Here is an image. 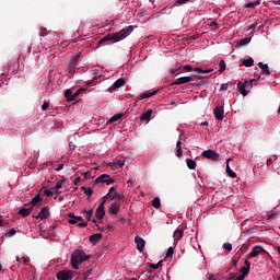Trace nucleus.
<instances>
[{
    "instance_id": "obj_54",
    "label": "nucleus",
    "mask_w": 280,
    "mask_h": 280,
    "mask_svg": "<svg viewBox=\"0 0 280 280\" xmlns=\"http://www.w3.org/2000/svg\"><path fill=\"white\" fill-rule=\"evenodd\" d=\"M184 71H194V68L191 66H185Z\"/></svg>"
},
{
    "instance_id": "obj_58",
    "label": "nucleus",
    "mask_w": 280,
    "mask_h": 280,
    "mask_svg": "<svg viewBox=\"0 0 280 280\" xmlns=\"http://www.w3.org/2000/svg\"><path fill=\"white\" fill-rule=\"evenodd\" d=\"M196 73H205V70L202 68L195 69Z\"/></svg>"
},
{
    "instance_id": "obj_12",
    "label": "nucleus",
    "mask_w": 280,
    "mask_h": 280,
    "mask_svg": "<svg viewBox=\"0 0 280 280\" xmlns=\"http://www.w3.org/2000/svg\"><path fill=\"white\" fill-rule=\"evenodd\" d=\"M214 116H215V119H218V121H222V119H224V107L217 106L214 108Z\"/></svg>"
},
{
    "instance_id": "obj_53",
    "label": "nucleus",
    "mask_w": 280,
    "mask_h": 280,
    "mask_svg": "<svg viewBox=\"0 0 280 280\" xmlns=\"http://www.w3.org/2000/svg\"><path fill=\"white\" fill-rule=\"evenodd\" d=\"M61 170H65V164H59L56 172H60Z\"/></svg>"
},
{
    "instance_id": "obj_41",
    "label": "nucleus",
    "mask_w": 280,
    "mask_h": 280,
    "mask_svg": "<svg viewBox=\"0 0 280 280\" xmlns=\"http://www.w3.org/2000/svg\"><path fill=\"white\" fill-rule=\"evenodd\" d=\"M62 183H65V180H60L56 184V186H55V189H57L56 194H60V191L58 189H62Z\"/></svg>"
},
{
    "instance_id": "obj_21",
    "label": "nucleus",
    "mask_w": 280,
    "mask_h": 280,
    "mask_svg": "<svg viewBox=\"0 0 280 280\" xmlns=\"http://www.w3.org/2000/svg\"><path fill=\"white\" fill-rule=\"evenodd\" d=\"M38 202H43V198H40V195H36L31 201H30V207H32V209H34V207H36V205H38Z\"/></svg>"
},
{
    "instance_id": "obj_50",
    "label": "nucleus",
    "mask_w": 280,
    "mask_h": 280,
    "mask_svg": "<svg viewBox=\"0 0 280 280\" xmlns=\"http://www.w3.org/2000/svg\"><path fill=\"white\" fill-rule=\"evenodd\" d=\"M49 108V103L45 102L43 105H42V110H47Z\"/></svg>"
},
{
    "instance_id": "obj_62",
    "label": "nucleus",
    "mask_w": 280,
    "mask_h": 280,
    "mask_svg": "<svg viewBox=\"0 0 280 280\" xmlns=\"http://www.w3.org/2000/svg\"><path fill=\"white\" fill-rule=\"evenodd\" d=\"M77 222H82L84 220L82 217H75Z\"/></svg>"
},
{
    "instance_id": "obj_31",
    "label": "nucleus",
    "mask_w": 280,
    "mask_h": 280,
    "mask_svg": "<svg viewBox=\"0 0 280 280\" xmlns=\"http://www.w3.org/2000/svg\"><path fill=\"white\" fill-rule=\"evenodd\" d=\"M109 198L112 200H124V195L119 194V192H114L113 195L109 196Z\"/></svg>"
},
{
    "instance_id": "obj_52",
    "label": "nucleus",
    "mask_w": 280,
    "mask_h": 280,
    "mask_svg": "<svg viewBox=\"0 0 280 280\" xmlns=\"http://www.w3.org/2000/svg\"><path fill=\"white\" fill-rule=\"evenodd\" d=\"M149 267L152 268L153 270H159V267L156 264H150Z\"/></svg>"
},
{
    "instance_id": "obj_47",
    "label": "nucleus",
    "mask_w": 280,
    "mask_h": 280,
    "mask_svg": "<svg viewBox=\"0 0 280 280\" xmlns=\"http://www.w3.org/2000/svg\"><path fill=\"white\" fill-rule=\"evenodd\" d=\"M45 196H47L48 198H51V196H54V191L46 189L44 190Z\"/></svg>"
},
{
    "instance_id": "obj_13",
    "label": "nucleus",
    "mask_w": 280,
    "mask_h": 280,
    "mask_svg": "<svg viewBox=\"0 0 280 280\" xmlns=\"http://www.w3.org/2000/svg\"><path fill=\"white\" fill-rule=\"evenodd\" d=\"M95 215L97 220H104V215H106V211L104 210V203L98 205Z\"/></svg>"
},
{
    "instance_id": "obj_23",
    "label": "nucleus",
    "mask_w": 280,
    "mask_h": 280,
    "mask_svg": "<svg viewBox=\"0 0 280 280\" xmlns=\"http://www.w3.org/2000/svg\"><path fill=\"white\" fill-rule=\"evenodd\" d=\"M152 109H148L145 113H143L140 117L141 121H150V117H152Z\"/></svg>"
},
{
    "instance_id": "obj_17",
    "label": "nucleus",
    "mask_w": 280,
    "mask_h": 280,
    "mask_svg": "<svg viewBox=\"0 0 280 280\" xmlns=\"http://www.w3.org/2000/svg\"><path fill=\"white\" fill-rule=\"evenodd\" d=\"M102 237H104V235H102V233L92 234L89 237V242H91V244H97V242H100V240H102Z\"/></svg>"
},
{
    "instance_id": "obj_57",
    "label": "nucleus",
    "mask_w": 280,
    "mask_h": 280,
    "mask_svg": "<svg viewBox=\"0 0 280 280\" xmlns=\"http://www.w3.org/2000/svg\"><path fill=\"white\" fill-rule=\"evenodd\" d=\"M80 180H82V177H77V178H74L73 184L78 185V183H80Z\"/></svg>"
},
{
    "instance_id": "obj_28",
    "label": "nucleus",
    "mask_w": 280,
    "mask_h": 280,
    "mask_svg": "<svg viewBox=\"0 0 280 280\" xmlns=\"http://www.w3.org/2000/svg\"><path fill=\"white\" fill-rule=\"evenodd\" d=\"M65 97L67 98L68 102H75V98L73 96V91L67 90L65 92Z\"/></svg>"
},
{
    "instance_id": "obj_18",
    "label": "nucleus",
    "mask_w": 280,
    "mask_h": 280,
    "mask_svg": "<svg viewBox=\"0 0 280 280\" xmlns=\"http://www.w3.org/2000/svg\"><path fill=\"white\" fill-rule=\"evenodd\" d=\"M258 67L261 69V74L270 75V68L268 67V63L259 62Z\"/></svg>"
},
{
    "instance_id": "obj_46",
    "label": "nucleus",
    "mask_w": 280,
    "mask_h": 280,
    "mask_svg": "<svg viewBox=\"0 0 280 280\" xmlns=\"http://www.w3.org/2000/svg\"><path fill=\"white\" fill-rule=\"evenodd\" d=\"M174 255V247H170L166 252V258L172 257Z\"/></svg>"
},
{
    "instance_id": "obj_38",
    "label": "nucleus",
    "mask_w": 280,
    "mask_h": 280,
    "mask_svg": "<svg viewBox=\"0 0 280 280\" xmlns=\"http://www.w3.org/2000/svg\"><path fill=\"white\" fill-rule=\"evenodd\" d=\"M229 86H235V83H222L221 91H229Z\"/></svg>"
},
{
    "instance_id": "obj_55",
    "label": "nucleus",
    "mask_w": 280,
    "mask_h": 280,
    "mask_svg": "<svg viewBox=\"0 0 280 280\" xmlns=\"http://www.w3.org/2000/svg\"><path fill=\"white\" fill-rule=\"evenodd\" d=\"M9 235H16V230H14V229H11V230H9Z\"/></svg>"
},
{
    "instance_id": "obj_26",
    "label": "nucleus",
    "mask_w": 280,
    "mask_h": 280,
    "mask_svg": "<svg viewBox=\"0 0 280 280\" xmlns=\"http://www.w3.org/2000/svg\"><path fill=\"white\" fill-rule=\"evenodd\" d=\"M248 244H243L242 247L240 248V250L236 253L235 257H242V255H244V253H246V250H248Z\"/></svg>"
},
{
    "instance_id": "obj_20",
    "label": "nucleus",
    "mask_w": 280,
    "mask_h": 280,
    "mask_svg": "<svg viewBox=\"0 0 280 280\" xmlns=\"http://www.w3.org/2000/svg\"><path fill=\"white\" fill-rule=\"evenodd\" d=\"M32 207L30 208H22L19 210V215H22V218H27V215H30V213H32Z\"/></svg>"
},
{
    "instance_id": "obj_49",
    "label": "nucleus",
    "mask_w": 280,
    "mask_h": 280,
    "mask_svg": "<svg viewBox=\"0 0 280 280\" xmlns=\"http://www.w3.org/2000/svg\"><path fill=\"white\" fill-rule=\"evenodd\" d=\"M249 32H255V30H257V23H254L249 26Z\"/></svg>"
},
{
    "instance_id": "obj_2",
    "label": "nucleus",
    "mask_w": 280,
    "mask_h": 280,
    "mask_svg": "<svg viewBox=\"0 0 280 280\" xmlns=\"http://www.w3.org/2000/svg\"><path fill=\"white\" fill-rule=\"evenodd\" d=\"M88 259H91V256L86 255L84 250L75 249L71 254V266L73 270H80V264H84Z\"/></svg>"
},
{
    "instance_id": "obj_44",
    "label": "nucleus",
    "mask_w": 280,
    "mask_h": 280,
    "mask_svg": "<svg viewBox=\"0 0 280 280\" xmlns=\"http://www.w3.org/2000/svg\"><path fill=\"white\" fill-rule=\"evenodd\" d=\"M190 0H176L175 5H185V3H189Z\"/></svg>"
},
{
    "instance_id": "obj_39",
    "label": "nucleus",
    "mask_w": 280,
    "mask_h": 280,
    "mask_svg": "<svg viewBox=\"0 0 280 280\" xmlns=\"http://www.w3.org/2000/svg\"><path fill=\"white\" fill-rule=\"evenodd\" d=\"M83 213L86 214V220L91 221V218H93V209L83 210Z\"/></svg>"
},
{
    "instance_id": "obj_3",
    "label": "nucleus",
    "mask_w": 280,
    "mask_h": 280,
    "mask_svg": "<svg viewBox=\"0 0 280 280\" xmlns=\"http://www.w3.org/2000/svg\"><path fill=\"white\" fill-rule=\"evenodd\" d=\"M80 58H82V52H79L78 55L72 57V59L70 60V62L68 65V71H69L70 75H73V73H75V67H78V62H79Z\"/></svg>"
},
{
    "instance_id": "obj_36",
    "label": "nucleus",
    "mask_w": 280,
    "mask_h": 280,
    "mask_svg": "<svg viewBox=\"0 0 280 280\" xmlns=\"http://www.w3.org/2000/svg\"><path fill=\"white\" fill-rule=\"evenodd\" d=\"M81 189L86 196H93V188L82 186Z\"/></svg>"
},
{
    "instance_id": "obj_1",
    "label": "nucleus",
    "mask_w": 280,
    "mask_h": 280,
    "mask_svg": "<svg viewBox=\"0 0 280 280\" xmlns=\"http://www.w3.org/2000/svg\"><path fill=\"white\" fill-rule=\"evenodd\" d=\"M131 32H135V26H127L119 32L109 33L100 39L98 45H104L105 43H119V40H124V38H128Z\"/></svg>"
},
{
    "instance_id": "obj_48",
    "label": "nucleus",
    "mask_w": 280,
    "mask_h": 280,
    "mask_svg": "<svg viewBox=\"0 0 280 280\" xmlns=\"http://www.w3.org/2000/svg\"><path fill=\"white\" fill-rule=\"evenodd\" d=\"M78 226L80 229H84V228L89 226V223L88 222H81V223L78 224Z\"/></svg>"
},
{
    "instance_id": "obj_64",
    "label": "nucleus",
    "mask_w": 280,
    "mask_h": 280,
    "mask_svg": "<svg viewBox=\"0 0 280 280\" xmlns=\"http://www.w3.org/2000/svg\"><path fill=\"white\" fill-rule=\"evenodd\" d=\"M212 69L203 70V73H211Z\"/></svg>"
},
{
    "instance_id": "obj_25",
    "label": "nucleus",
    "mask_w": 280,
    "mask_h": 280,
    "mask_svg": "<svg viewBox=\"0 0 280 280\" xmlns=\"http://www.w3.org/2000/svg\"><path fill=\"white\" fill-rule=\"evenodd\" d=\"M253 65H255V60L253 58H248V59H244L242 61V65H240V67H253Z\"/></svg>"
},
{
    "instance_id": "obj_10",
    "label": "nucleus",
    "mask_w": 280,
    "mask_h": 280,
    "mask_svg": "<svg viewBox=\"0 0 280 280\" xmlns=\"http://www.w3.org/2000/svg\"><path fill=\"white\" fill-rule=\"evenodd\" d=\"M194 81V77H180L173 84L180 86V84H187Z\"/></svg>"
},
{
    "instance_id": "obj_32",
    "label": "nucleus",
    "mask_w": 280,
    "mask_h": 280,
    "mask_svg": "<svg viewBox=\"0 0 280 280\" xmlns=\"http://www.w3.org/2000/svg\"><path fill=\"white\" fill-rule=\"evenodd\" d=\"M152 207H154V209H161V199L159 197L152 200Z\"/></svg>"
},
{
    "instance_id": "obj_51",
    "label": "nucleus",
    "mask_w": 280,
    "mask_h": 280,
    "mask_svg": "<svg viewBox=\"0 0 280 280\" xmlns=\"http://www.w3.org/2000/svg\"><path fill=\"white\" fill-rule=\"evenodd\" d=\"M69 224H78V219L68 220Z\"/></svg>"
},
{
    "instance_id": "obj_6",
    "label": "nucleus",
    "mask_w": 280,
    "mask_h": 280,
    "mask_svg": "<svg viewBox=\"0 0 280 280\" xmlns=\"http://www.w3.org/2000/svg\"><path fill=\"white\" fill-rule=\"evenodd\" d=\"M261 253H266V249H264V247H261L260 245H256L253 247L252 252L246 256V258L247 259L255 258L261 255Z\"/></svg>"
},
{
    "instance_id": "obj_22",
    "label": "nucleus",
    "mask_w": 280,
    "mask_h": 280,
    "mask_svg": "<svg viewBox=\"0 0 280 280\" xmlns=\"http://www.w3.org/2000/svg\"><path fill=\"white\" fill-rule=\"evenodd\" d=\"M176 156L177 159L183 156V142H180V140H178L176 143Z\"/></svg>"
},
{
    "instance_id": "obj_35",
    "label": "nucleus",
    "mask_w": 280,
    "mask_h": 280,
    "mask_svg": "<svg viewBox=\"0 0 280 280\" xmlns=\"http://www.w3.org/2000/svg\"><path fill=\"white\" fill-rule=\"evenodd\" d=\"M252 38L250 37H245L240 39L238 45L240 47H244V45H248V43H250Z\"/></svg>"
},
{
    "instance_id": "obj_9",
    "label": "nucleus",
    "mask_w": 280,
    "mask_h": 280,
    "mask_svg": "<svg viewBox=\"0 0 280 280\" xmlns=\"http://www.w3.org/2000/svg\"><path fill=\"white\" fill-rule=\"evenodd\" d=\"M135 242L137 244V249L139 250V253H143V250L145 248V241L143 240V237L137 235L135 237Z\"/></svg>"
},
{
    "instance_id": "obj_14",
    "label": "nucleus",
    "mask_w": 280,
    "mask_h": 280,
    "mask_svg": "<svg viewBox=\"0 0 280 280\" xmlns=\"http://www.w3.org/2000/svg\"><path fill=\"white\" fill-rule=\"evenodd\" d=\"M124 84H126V80L124 78H120L115 81V83L112 85V88H109V91L113 92V91H115V89H121V86H124Z\"/></svg>"
},
{
    "instance_id": "obj_8",
    "label": "nucleus",
    "mask_w": 280,
    "mask_h": 280,
    "mask_svg": "<svg viewBox=\"0 0 280 280\" xmlns=\"http://www.w3.org/2000/svg\"><path fill=\"white\" fill-rule=\"evenodd\" d=\"M95 183H105V185H113V183H115V179L110 178V175L108 174H103L96 178Z\"/></svg>"
},
{
    "instance_id": "obj_15",
    "label": "nucleus",
    "mask_w": 280,
    "mask_h": 280,
    "mask_svg": "<svg viewBox=\"0 0 280 280\" xmlns=\"http://www.w3.org/2000/svg\"><path fill=\"white\" fill-rule=\"evenodd\" d=\"M120 209H121V205H119V202H114L109 207L108 212L112 213L113 215H117V213H119Z\"/></svg>"
},
{
    "instance_id": "obj_59",
    "label": "nucleus",
    "mask_w": 280,
    "mask_h": 280,
    "mask_svg": "<svg viewBox=\"0 0 280 280\" xmlns=\"http://www.w3.org/2000/svg\"><path fill=\"white\" fill-rule=\"evenodd\" d=\"M113 191H115V187L114 186H112L110 188H109V191H108V196L110 197V196H113L112 194H113Z\"/></svg>"
},
{
    "instance_id": "obj_4",
    "label": "nucleus",
    "mask_w": 280,
    "mask_h": 280,
    "mask_svg": "<svg viewBox=\"0 0 280 280\" xmlns=\"http://www.w3.org/2000/svg\"><path fill=\"white\" fill-rule=\"evenodd\" d=\"M73 275H75L72 270H61L57 272V280H72Z\"/></svg>"
},
{
    "instance_id": "obj_27",
    "label": "nucleus",
    "mask_w": 280,
    "mask_h": 280,
    "mask_svg": "<svg viewBox=\"0 0 280 280\" xmlns=\"http://www.w3.org/2000/svg\"><path fill=\"white\" fill-rule=\"evenodd\" d=\"M122 165H124V161L122 160H117L116 162L109 163V167L112 170H117V167H121Z\"/></svg>"
},
{
    "instance_id": "obj_60",
    "label": "nucleus",
    "mask_w": 280,
    "mask_h": 280,
    "mask_svg": "<svg viewBox=\"0 0 280 280\" xmlns=\"http://www.w3.org/2000/svg\"><path fill=\"white\" fill-rule=\"evenodd\" d=\"M42 36H47V28H42Z\"/></svg>"
},
{
    "instance_id": "obj_16",
    "label": "nucleus",
    "mask_w": 280,
    "mask_h": 280,
    "mask_svg": "<svg viewBox=\"0 0 280 280\" xmlns=\"http://www.w3.org/2000/svg\"><path fill=\"white\" fill-rule=\"evenodd\" d=\"M237 90H238V93L243 95V97H246V95H248V91H246V84L244 82L240 81L237 83Z\"/></svg>"
},
{
    "instance_id": "obj_7",
    "label": "nucleus",
    "mask_w": 280,
    "mask_h": 280,
    "mask_svg": "<svg viewBox=\"0 0 280 280\" xmlns=\"http://www.w3.org/2000/svg\"><path fill=\"white\" fill-rule=\"evenodd\" d=\"M51 213L49 212V207H43L37 215H33L36 220H47Z\"/></svg>"
},
{
    "instance_id": "obj_37",
    "label": "nucleus",
    "mask_w": 280,
    "mask_h": 280,
    "mask_svg": "<svg viewBox=\"0 0 280 280\" xmlns=\"http://www.w3.org/2000/svg\"><path fill=\"white\" fill-rule=\"evenodd\" d=\"M257 5H261V1L257 0L255 2H249L245 5V8H257Z\"/></svg>"
},
{
    "instance_id": "obj_24",
    "label": "nucleus",
    "mask_w": 280,
    "mask_h": 280,
    "mask_svg": "<svg viewBox=\"0 0 280 280\" xmlns=\"http://www.w3.org/2000/svg\"><path fill=\"white\" fill-rule=\"evenodd\" d=\"M121 117H124V114H121V113L116 114L109 118L108 124H115V122L119 121L121 119Z\"/></svg>"
},
{
    "instance_id": "obj_56",
    "label": "nucleus",
    "mask_w": 280,
    "mask_h": 280,
    "mask_svg": "<svg viewBox=\"0 0 280 280\" xmlns=\"http://www.w3.org/2000/svg\"><path fill=\"white\" fill-rule=\"evenodd\" d=\"M68 218H70V220L74 219L75 220V214L73 212L68 213Z\"/></svg>"
},
{
    "instance_id": "obj_34",
    "label": "nucleus",
    "mask_w": 280,
    "mask_h": 280,
    "mask_svg": "<svg viewBox=\"0 0 280 280\" xmlns=\"http://www.w3.org/2000/svg\"><path fill=\"white\" fill-rule=\"evenodd\" d=\"M219 68V73H224V71H226V62L224 61V59L220 61Z\"/></svg>"
},
{
    "instance_id": "obj_33",
    "label": "nucleus",
    "mask_w": 280,
    "mask_h": 280,
    "mask_svg": "<svg viewBox=\"0 0 280 280\" xmlns=\"http://www.w3.org/2000/svg\"><path fill=\"white\" fill-rule=\"evenodd\" d=\"M225 172H226L228 176H230V178H235L237 176V174H235V172H233V170H231V166H229V164L226 165Z\"/></svg>"
},
{
    "instance_id": "obj_43",
    "label": "nucleus",
    "mask_w": 280,
    "mask_h": 280,
    "mask_svg": "<svg viewBox=\"0 0 280 280\" xmlns=\"http://www.w3.org/2000/svg\"><path fill=\"white\" fill-rule=\"evenodd\" d=\"M84 89H79L74 94H73V97H74V101L78 100V97L80 96L81 93H84Z\"/></svg>"
},
{
    "instance_id": "obj_40",
    "label": "nucleus",
    "mask_w": 280,
    "mask_h": 280,
    "mask_svg": "<svg viewBox=\"0 0 280 280\" xmlns=\"http://www.w3.org/2000/svg\"><path fill=\"white\" fill-rule=\"evenodd\" d=\"M223 248L228 250V253H231L233 250V245H231V243H224Z\"/></svg>"
},
{
    "instance_id": "obj_61",
    "label": "nucleus",
    "mask_w": 280,
    "mask_h": 280,
    "mask_svg": "<svg viewBox=\"0 0 280 280\" xmlns=\"http://www.w3.org/2000/svg\"><path fill=\"white\" fill-rule=\"evenodd\" d=\"M209 280H218L214 275H210Z\"/></svg>"
},
{
    "instance_id": "obj_30",
    "label": "nucleus",
    "mask_w": 280,
    "mask_h": 280,
    "mask_svg": "<svg viewBox=\"0 0 280 280\" xmlns=\"http://www.w3.org/2000/svg\"><path fill=\"white\" fill-rule=\"evenodd\" d=\"M159 91H153L151 93H143L140 95V100H148V97H152L153 95H156Z\"/></svg>"
},
{
    "instance_id": "obj_11",
    "label": "nucleus",
    "mask_w": 280,
    "mask_h": 280,
    "mask_svg": "<svg viewBox=\"0 0 280 280\" xmlns=\"http://www.w3.org/2000/svg\"><path fill=\"white\" fill-rule=\"evenodd\" d=\"M240 272L242 273L241 277H248V273L250 272V261L245 260V266L241 267Z\"/></svg>"
},
{
    "instance_id": "obj_42",
    "label": "nucleus",
    "mask_w": 280,
    "mask_h": 280,
    "mask_svg": "<svg viewBox=\"0 0 280 280\" xmlns=\"http://www.w3.org/2000/svg\"><path fill=\"white\" fill-rule=\"evenodd\" d=\"M91 275H93V269H90L83 273V280L89 279V277H91Z\"/></svg>"
},
{
    "instance_id": "obj_45",
    "label": "nucleus",
    "mask_w": 280,
    "mask_h": 280,
    "mask_svg": "<svg viewBox=\"0 0 280 280\" xmlns=\"http://www.w3.org/2000/svg\"><path fill=\"white\" fill-rule=\"evenodd\" d=\"M253 82H255V79L254 80H249V81H245V86L246 89H253Z\"/></svg>"
},
{
    "instance_id": "obj_5",
    "label": "nucleus",
    "mask_w": 280,
    "mask_h": 280,
    "mask_svg": "<svg viewBox=\"0 0 280 280\" xmlns=\"http://www.w3.org/2000/svg\"><path fill=\"white\" fill-rule=\"evenodd\" d=\"M202 156L205 159H209V161H220V153L213 150H206L202 152Z\"/></svg>"
},
{
    "instance_id": "obj_63",
    "label": "nucleus",
    "mask_w": 280,
    "mask_h": 280,
    "mask_svg": "<svg viewBox=\"0 0 280 280\" xmlns=\"http://www.w3.org/2000/svg\"><path fill=\"white\" fill-rule=\"evenodd\" d=\"M244 279H246V278H244V276H238L236 279H234V280H244Z\"/></svg>"
},
{
    "instance_id": "obj_29",
    "label": "nucleus",
    "mask_w": 280,
    "mask_h": 280,
    "mask_svg": "<svg viewBox=\"0 0 280 280\" xmlns=\"http://www.w3.org/2000/svg\"><path fill=\"white\" fill-rule=\"evenodd\" d=\"M186 164L188 170H196V161L191 159H186Z\"/></svg>"
},
{
    "instance_id": "obj_19",
    "label": "nucleus",
    "mask_w": 280,
    "mask_h": 280,
    "mask_svg": "<svg viewBox=\"0 0 280 280\" xmlns=\"http://www.w3.org/2000/svg\"><path fill=\"white\" fill-rule=\"evenodd\" d=\"M184 231L180 229H177L174 231L173 237L175 240V242H179V240H183V235H184Z\"/></svg>"
}]
</instances>
